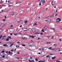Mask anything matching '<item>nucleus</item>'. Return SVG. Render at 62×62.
Returning <instances> with one entry per match:
<instances>
[{
	"label": "nucleus",
	"instance_id": "b1692460",
	"mask_svg": "<svg viewBox=\"0 0 62 62\" xmlns=\"http://www.w3.org/2000/svg\"><path fill=\"white\" fill-rule=\"evenodd\" d=\"M19 47H20V46L18 45L16 46V48H19Z\"/></svg>",
	"mask_w": 62,
	"mask_h": 62
},
{
	"label": "nucleus",
	"instance_id": "774afa93",
	"mask_svg": "<svg viewBox=\"0 0 62 62\" xmlns=\"http://www.w3.org/2000/svg\"><path fill=\"white\" fill-rule=\"evenodd\" d=\"M59 40H60V41H61V39H59Z\"/></svg>",
	"mask_w": 62,
	"mask_h": 62
},
{
	"label": "nucleus",
	"instance_id": "680f3d73",
	"mask_svg": "<svg viewBox=\"0 0 62 62\" xmlns=\"http://www.w3.org/2000/svg\"><path fill=\"white\" fill-rule=\"evenodd\" d=\"M25 39H27V38L26 37H24Z\"/></svg>",
	"mask_w": 62,
	"mask_h": 62
},
{
	"label": "nucleus",
	"instance_id": "a878e982",
	"mask_svg": "<svg viewBox=\"0 0 62 62\" xmlns=\"http://www.w3.org/2000/svg\"><path fill=\"white\" fill-rule=\"evenodd\" d=\"M2 58H5V56L4 55L1 57Z\"/></svg>",
	"mask_w": 62,
	"mask_h": 62
},
{
	"label": "nucleus",
	"instance_id": "cd10ccee",
	"mask_svg": "<svg viewBox=\"0 0 62 62\" xmlns=\"http://www.w3.org/2000/svg\"><path fill=\"white\" fill-rule=\"evenodd\" d=\"M18 34H20V35H22V33H21L20 32H18Z\"/></svg>",
	"mask_w": 62,
	"mask_h": 62
},
{
	"label": "nucleus",
	"instance_id": "1a4fd4ad",
	"mask_svg": "<svg viewBox=\"0 0 62 62\" xmlns=\"http://www.w3.org/2000/svg\"><path fill=\"white\" fill-rule=\"evenodd\" d=\"M41 31L42 32H43V33H44V30L43 28V29H42V30Z\"/></svg>",
	"mask_w": 62,
	"mask_h": 62
},
{
	"label": "nucleus",
	"instance_id": "2f4dec72",
	"mask_svg": "<svg viewBox=\"0 0 62 62\" xmlns=\"http://www.w3.org/2000/svg\"><path fill=\"white\" fill-rule=\"evenodd\" d=\"M8 54H11V52H10V51H9L8 53Z\"/></svg>",
	"mask_w": 62,
	"mask_h": 62
},
{
	"label": "nucleus",
	"instance_id": "e433bc0d",
	"mask_svg": "<svg viewBox=\"0 0 62 62\" xmlns=\"http://www.w3.org/2000/svg\"><path fill=\"white\" fill-rule=\"evenodd\" d=\"M28 61H29V62H31V60H28Z\"/></svg>",
	"mask_w": 62,
	"mask_h": 62
},
{
	"label": "nucleus",
	"instance_id": "f3484780",
	"mask_svg": "<svg viewBox=\"0 0 62 62\" xmlns=\"http://www.w3.org/2000/svg\"><path fill=\"white\" fill-rule=\"evenodd\" d=\"M42 4H44V3H45V0H43V1H42Z\"/></svg>",
	"mask_w": 62,
	"mask_h": 62
},
{
	"label": "nucleus",
	"instance_id": "39448f33",
	"mask_svg": "<svg viewBox=\"0 0 62 62\" xmlns=\"http://www.w3.org/2000/svg\"><path fill=\"white\" fill-rule=\"evenodd\" d=\"M42 0H39L38 1V2L39 3H40L42 2Z\"/></svg>",
	"mask_w": 62,
	"mask_h": 62
},
{
	"label": "nucleus",
	"instance_id": "79ce46f5",
	"mask_svg": "<svg viewBox=\"0 0 62 62\" xmlns=\"http://www.w3.org/2000/svg\"><path fill=\"white\" fill-rule=\"evenodd\" d=\"M40 35H43V33H40Z\"/></svg>",
	"mask_w": 62,
	"mask_h": 62
},
{
	"label": "nucleus",
	"instance_id": "603ef678",
	"mask_svg": "<svg viewBox=\"0 0 62 62\" xmlns=\"http://www.w3.org/2000/svg\"><path fill=\"white\" fill-rule=\"evenodd\" d=\"M54 38V36H52V37L51 38V39H53V38Z\"/></svg>",
	"mask_w": 62,
	"mask_h": 62
},
{
	"label": "nucleus",
	"instance_id": "72a5a7b5",
	"mask_svg": "<svg viewBox=\"0 0 62 62\" xmlns=\"http://www.w3.org/2000/svg\"><path fill=\"white\" fill-rule=\"evenodd\" d=\"M49 55H54V54H49Z\"/></svg>",
	"mask_w": 62,
	"mask_h": 62
},
{
	"label": "nucleus",
	"instance_id": "20e7f679",
	"mask_svg": "<svg viewBox=\"0 0 62 62\" xmlns=\"http://www.w3.org/2000/svg\"><path fill=\"white\" fill-rule=\"evenodd\" d=\"M48 28V26H46L43 28H45V29H47V28Z\"/></svg>",
	"mask_w": 62,
	"mask_h": 62
},
{
	"label": "nucleus",
	"instance_id": "ea45409f",
	"mask_svg": "<svg viewBox=\"0 0 62 62\" xmlns=\"http://www.w3.org/2000/svg\"><path fill=\"white\" fill-rule=\"evenodd\" d=\"M10 27H13V25H11Z\"/></svg>",
	"mask_w": 62,
	"mask_h": 62
},
{
	"label": "nucleus",
	"instance_id": "9d476101",
	"mask_svg": "<svg viewBox=\"0 0 62 62\" xmlns=\"http://www.w3.org/2000/svg\"><path fill=\"white\" fill-rule=\"evenodd\" d=\"M21 3V2L19 1L17 2V3L15 4H20Z\"/></svg>",
	"mask_w": 62,
	"mask_h": 62
},
{
	"label": "nucleus",
	"instance_id": "338daca9",
	"mask_svg": "<svg viewBox=\"0 0 62 62\" xmlns=\"http://www.w3.org/2000/svg\"><path fill=\"white\" fill-rule=\"evenodd\" d=\"M41 62V61L40 60L38 62Z\"/></svg>",
	"mask_w": 62,
	"mask_h": 62
},
{
	"label": "nucleus",
	"instance_id": "473e14b6",
	"mask_svg": "<svg viewBox=\"0 0 62 62\" xmlns=\"http://www.w3.org/2000/svg\"><path fill=\"white\" fill-rule=\"evenodd\" d=\"M14 35H15V36H17V35H18V34H14Z\"/></svg>",
	"mask_w": 62,
	"mask_h": 62
},
{
	"label": "nucleus",
	"instance_id": "f704fd0d",
	"mask_svg": "<svg viewBox=\"0 0 62 62\" xmlns=\"http://www.w3.org/2000/svg\"><path fill=\"white\" fill-rule=\"evenodd\" d=\"M2 37V35H0V39H1V37Z\"/></svg>",
	"mask_w": 62,
	"mask_h": 62
},
{
	"label": "nucleus",
	"instance_id": "864d4df0",
	"mask_svg": "<svg viewBox=\"0 0 62 62\" xmlns=\"http://www.w3.org/2000/svg\"><path fill=\"white\" fill-rule=\"evenodd\" d=\"M0 30H1V31H2L3 30V29H0Z\"/></svg>",
	"mask_w": 62,
	"mask_h": 62
},
{
	"label": "nucleus",
	"instance_id": "13d9d810",
	"mask_svg": "<svg viewBox=\"0 0 62 62\" xmlns=\"http://www.w3.org/2000/svg\"><path fill=\"white\" fill-rule=\"evenodd\" d=\"M31 38H34V36H33V35H32L31 36Z\"/></svg>",
	"mask_w": 62,
	"mask_h": 62
},
{
	"label": "nucleus",
	"instance_id": "f03ea898",
	"mask_svg": "<svg viewBox=\"0 0 62 62\" xmlns=\"http://www.w3.org/2000/svg\"><path fill=\"white\" fill-rule=\"evenodd\" d=\"M3 46L4 47H8V45L7 44H3Z\"/></svg>",
	"mask_w": 62,
	"mask_h": 62
},
{
	"label": "nucleus",
	"instance_id": "8fccbe9b",
	"mask_svg": "<svg viewBox=\"0 0 62 62\" xmlns=\"http://www.w3.org/2000/svg\"><path fill=\"white\" fill-rule=\"evenodd\" d=\"M2 0H0V3H1V2H2Z\"/></svg>",
	"mask_w": 62,
	"mask_h": 62
},
{
	"label": "nucleus",
	"instance_id": "5fc2aeb1",
	"mask_svg": "<svg viewBox=\"0 0 62 62\" xmlns=\"http://www.w3.org/2000/svg\"><path fill=\"white\" fill-rule=\"evenodd\" d=\"M17 54H20V52H18L17 53Z\"/></svg>",
	"mask_w": 62,
	"mask_h": 62
},
{
	"label": "nucleus",
	"instance_id": "c756f323",
	"mask_svg": "<svg viewBox=\"0 0 62 62\" xmlns=\"http://www.w3.org/2000/svg\"><path fill=\"white\" fill-rule=\"evenodd\" d=\"M50 29L52 30V29L54 31V30H55V29Z\"/></svg>",
	"mask_w": 62,
	"mask_h": 62
},
{
	"label": "nucleus",
	"instance_id": "dca6fc26",
	"mask_svg": "<svg viewBox=\"0 0 62 62\" xmlns=\"http://www.w3.org/2000/svg\"><path fill=\"white\" fill-rule=\"evenodd\" d=\"M28 22V21H27V20L25 21H24L25 23H27Z\"/></svg>",
	"mask_w": 62,
	"mask_h": 62
},
{
	"label": "nucleus",
	"instance_id": "a211bd4d",
	"mask_svg": "<svg viewBox=\"0 0 62 62\" xmlns=\"http://www.w3.org/2000/svg\"><path fill=\"white\" fill-rule=\"evenodd\" d=\"M48 21L49 22H50V21H51V19H48Z\"/></svg>",
	"mask_w": 62,
	"mask_h": 62
},
{
	"label": "nucleus",
	"instance_id": "052dcab7",
	"mask_svg": "<svg viewBox=\"0 0 62 62\" xmlns=\"http://www.w3.org/2000/svg\"><path fill=\"white\" fill-rule=\"evenodd\" d=\"M52 50H53V51L54 50H55V49H53V48H52Z\"/></svg>",
	"mask_w": 62,
	"mask_h": 62
},
{
	"label": "nucleus",
	"instance_id": "6e6d98bb",
	"mask_svg": "<svg viewBox=\"0 0 62 62\" xmlns=\"http://www.w3.org/2000/svg\"><path fill=\"white\" fill-rule=\"evenodd\" d=\"M24 29H25L26 30H27V28H24Z\"/></svg>",
	"mask_w": 62,
	"mask_h": 62
},
{
	"label": "nucleus",
	"instance_id": "69168bd1",
	"mask_svg": "<svg viewBox=\"0 0 62 62\" xmlns=\"http://www.w3.org/2000/svg\"><path fill=\"white\" fill-rule=\"evenodd\" d=\"M38 54H40V53L39 52L38 53Z\"/></svg>",
	"mask_w": 62,
	"mask_h": 62
},
{
	"label": "nucleus",
	"instance_id": "4468645a",
	"mask_svg": "<svg viewBox=\"0 0 62 62\" xmlns=\"http://www.w3.org/2000/svg\"><path fill=\"white\" fill-rule=\"evenodd\" d=\"M35 61H38V59L37 58H35Z\"/></svg>",
	"mask_w": 62,
	"mask_h": 62
},
{
	"label": "nucleus",
	"instance_id": "bf43d9fd",
	"mask_svg": "<svg viewBox=\"0 0 62 62\" xmlns=\"http://www.w3.org/2000/svg\"><path fill=\"white\" fill-rule=\"evenodd\" d=\"M46 44H49V43L48 42L46 43Z\"/></svg>",
	"mask_w": 62,
	"mask_h": 62
},
{
	"label": "nucleus",
	"instance_id": "f257e3e1",
	"mask_svg": "<svg viewBox=\"0 0 62 62\" xmlns=\"http://www.w3.org/2000/svg\"><path fill=\"white\" fill-rule=\"evenodd\" d=\"M58 20H59V21H61V19L58 18L56 19V21H58Z\"/></svg>",
	"mask_w": 62,
	"mask_h": 62
},
{
	"label": "nucleus",
	"instance_id": "c85d7f7f",
	"mask_svg": "<svg viewBox=\"0 0 62 62\" xmlns=\"http://www.w3.org/2000/svg\"><path fill=\"white\" fill-rule=\"evenodd\" d=\"M22 46H24V47H25V45L24 44H22Z\"/></svg>",
	"mask_w": 62,
	"mask_h": 62
},
{
	"label": "nucleus",
	"instance_id": "7c9ffc66",
	"mask_svg": "<svg viewBox=\"0 0 62 62\" xmlns=\"http://www.w3.org/2000/svg\"><path fill=\"white\" fill-rule=\"evenodd\" d=\"M53 2L52 1L51 2V4L52 6H54V5L53 4Z\"/></svg>",
	"mask_w": 62,
	"mask_h": 62
},
{
	"label": "nucleus",
	"instance_id": "49530a36",
	"mask_svg": "<svg viewBox=\"0 0 62 62\" xmlns=\"http://www.w3.org/2000/svg\"><path fill=\"white\" fill-rule=\"evenodd\" d=\"M2 37H6V35L3 36H2Z\"/></svg>",
	"mask_w": 62,
	"mask_h": 62
},
{
	"label": "nucleus",
	"instance_id": "4be33fe9",
	"mask_svg": "<svg viewBox=\"0 0 62 62\" xmlns=\"http://www.w3.org/2000/svg\"><path fill=\"white\" fill-rule=\"evenodd\" d=\"M29 46H30V47H32V46H33V45L31 44L29 45Z\"/></svg>",
	"mask_w": 62,
	"mask_h": 62
},
{
	"label": "nucleus",
	"instance_id": "6e6552de",
	"mask_svg": "<svg viewBox=\"0 0 62 62\" xmlns=\"http://www.w3.org/2000/svg\"><path fill=\"white\" fill-rule=\"evenodd\" d=\"M56 57L55 56H54V57H52V58L51 59H54Z\"/></svg>",
	"mask_w": 62,
	"mask_h": 62
},
{
	"label": "nucleus",
	"instance_id": "aec40b11",
	"mask_svg": "<svg viewBox=\"0 0 62 62\" xmlns=\"http://www.w3.org/2000/svg\"><path fill=\"white\" fill-rule=\"evenodd\" d=\"M21 39H23V40H24V39H24V37H22Z\"/></svg>",
	"mask_w": 62,
	"mask_h": 62
},
{
	"label": "nucleus",
	"instance_id": "c03bdc74",
	"mask_svg": "<svg viewBox=\"0 0 62 62\" xmlns=\"http://www.w3.org/2000/svg\"><path fill=\"white\" fill-rule=\"evenodd\" d=\"M39 6H41V4L40 3H39Z\"/></svg>",
	"mask_w": 62,
	"mask_h": 62
},
{
	"label": "nucleus",
	"instance_id": "5701e85b",
	"mask_svg": "<svg viewBox=\"0 0 62 62\" xmlns=\"http://www.w3.org/2000/svg\"><path fill=\"white\" fill-rule=\"evenodd\" d=\"M13 44H14L13 43L11 45H10V47H11V46H12V45H13Z\"/></svg>",
	"mask_w": 62,
	"mask_h": 62
},
{
	"label": "nucleus",
	"instance_id": "f8f14e48",
	"mask_svg": "<svg viewBox=\"0 0 62 62\" xmlns=\"http://www.w3.org/2000/svg\"><path fill=\"white\" fill-rule=\"evenodd\" d=\"M9 39L8 38L6 39V41H9Z\"/></svg>",
	"mask_w": 62,
	"mask_h": 62
},
{
	"label": "nucleus",
	"instance_id": "58836bf2",
	"mask_svg": "<svg viewBox=\"0 0 62 62\" xmlns=\"http://www.w3.org/2000/svg\"><path fill=\"white\" fill-rule=\"evenodd\" d=\"M34 62V61L33 60H31V62Z\"/></svg>",
	"mask_w": 62,
	"mask_h": 62
},
{
	"label": "nucleus",
	"instance_id": "0e129e2a",
	"mask_svg": "<svg viewBox=\"0 0 62 62\" xmlns=\"http://www.w3.org/2000/svg\"><path fill=\"white\" fill-rule=\"evenodd\" d=\"M56 62H59L58 61H57V60H56L55 61Z\"/></svg>",
	"mask_w": 62,
	"mask_h": 62
},
{
	"label": "nucleus",
	"instance_id": "4c0bfd02",
	"mask_svg": "<svg viewBox=\"0 0 62 62\" xmlns=\"http://www.w3.org/2000/svg\"><path fill=\"white\" fill-rule=\"evenodd\" d=\"M45 37H46L47 38H49L50 37V36H45Z\"/></svg>",
	"mask_w": 62,
	"mask_h": 62
},
{
	"label": "nucleus",
	"instance_id": "412c9836",
	"mask_svg": "<svg viewBox=\"0 0 62 62\" xmlns=\"http://www.w3.org/2000/svg\"><path fill=\"white\" fill-rule=\"evenodd\" d=\"M4 52H5V51L3 50L2 51V52H1L0 54H1V53H4Z\"/></svg>",
	"mask_w": 62,
	"mask_h": 62
},
{
	"label": "nucleus",
	"instance_id": "bb28decb",
	"mask_svg": "<svg viewBox=\"0 0 62 62\" xmlns=\"http://www.w3.org/2000/svg\"><path fill=\"white\" fill-rule=\"evenodd\" d=\"M8 39H11V36H9L8 37Z\"/></svg>",
	"mask_w": 62,
	"mask_h": 62
},
{
	"label": "nucleus",
	"instance_id": "a19ab883",
	"mask_svg": "<svg viewBox=\"0 0 62 62\" xmlns=\"http://www.w3.org/2000/svg\"><path fill=\"white\" fill-rule=\"evenodd\" d=\"M12 5H8V7H12Z\"/></svg>",
	"mask_w": 62,
	"mask_h": 62
},
{
	"label": "nucleus",
	"instance_id": "e2e57ef3",
	"mask_svg": "<svg viewBox=\"0 0 62 62\" xmlns=\"http://www.w3.org/2000/svg\"><path fill=\"white\" fill-rule=\"evenodd\" d=\"M13 51V49H12L11 50V51H12V52Z\"/></svg>",
	"mask_w": 62,
	"mask_h": 62
},
{
	"label": "nucleus",
	"instance_id": "9b49d317",
	"mask_svg": "<svg viewBox=\"0 0 62 62\" xmlns=\"http://www.w3.org/2000/svg\"><path fill=\"white\" fill-rule=\"evenodd\" d=\"M56 23H60V22L59 21L57 20L56 22Z\"/></svg>",
	"mask_w": 62,
	"mask_h": 62
},
{
	"label": "nucleus",
	"instance_id": "37998d69",
	"mask_svg": "<svg viewBox=\"0 0 62 62\" xmlns=\"http://www.w3.org/2000/svg\"><path fill=\"white\" fill-rule=\"evenodd\" d=\"M31 32H33V29H32L31 30Z\"/></svg>",
	"mask_w": 62,
	"mask_h": 62
},
{
	"label": "nucleus",
	"instance_id": "ddd939ff",
	"mask_svg": "<svg viewBox=\"0 0 62 62\" xmlns=\"http://www.w3.org/2000/svg\"><path fill=\"white\" fill-rule=\"evenodd\" d=\"M1 39H2V40H5V39L4 38V37H3Z\"/></svg>",
	"mask_w": 62,
	"mask_h": 62
},
{
	"label": "nucleus",
	"instance_id": "2eb2a0df",
	"mask_svg": "<svg viewBox=\"0 0 62 62\" xmlns=\"http://www.w3.org/2000/svg\"><path fill=\"white\" fill-rule=\"evenodd\" d=\"M49 57H50V55H48L47 56H46V58H48V57H49V58H50Z\"/></svg>",
	"mask_w": 62,
	"mask_h": 62
},
{
	"label": "nucleus",
	"instance_id": "393cba45",
	"mask_svg": "<svg viewBox=\"0 0 62 62\" xmlns=\"http://www.w3.org/2000/svg\"><path fill=\"white\" fill-rule=\"evenodd\" d=\"M11 2V0H8V3H10Z\"/></svg>",
	"mask_w": 62,
	"mask_h": 62
},
{
	"label": "nucleus",
	"instance_id": "09e8293b",
	"mask_svg": "<svg viewBox=\"0 0 62 62\" xmlns=\"http://www.w3.org/2000/svg\"><path fill=\"white\" fill-rule=\"evenodd\" d=\"M10 34L11 36H12V33H10Z\"/></svg>",
	"mask_w": 62,
	"mask_h": 62
},
{
	"label": "nucleus",
	"instance_id": "7ed1b4c3",
	"mask_svg": "<svg viewBox=\"0 0 62 62\" xmlns=\"http://www.w3.org/2000/svg\"><path fill=\"white\" fill-rule=\"evenodd\" d=\"M6 25V24H5L4 23L1 24L0 25V26H4V25Z\"/></svg>",
	"mask_w": 62,
	"mask_h": 62
},
{
	"label": "nucleus",
	"instance_id": "c9c22d12",
	"mask_svg": "<svg viewBox=\"0 0 62 62\" xmlns=\"http://www.w3.org/2000/svg\"><path fill=\"white\" fill-rule=\"evenodd\" d=\"M48 48L49 49H52V47H50L49 48Z\"/></svg>",
	"mask_w": 62,
	"mask_h": 62
},
{
	"label": "nucleus",
	"instance_id": "6ab92c4d",
	"mask_svg": "<svg viewBox=\"0 0 62 62\" xmlns=\"http://www.w3.org/2000/svg\"><path fill=\"white\" fill-rule=\"evenodd\" d=\"M22 21L21 20H19L17 22L18 23H20V22Z\"/></svg>",
	"mask_w": 62,
	"mask_h": 62
},
{
	"label": "nucleus",
	"instance_id": "de8ad7c7",
	"mask_svg": "<svg viewBox=\"0 0 62 62\" xmlns=\"http://www.w3.org/2000/svg\"><path fill=\"white\" fill-rule=\"evenodd\" d=\"M6 20L5 19H4L3 20V21H5Z\"/></svg>",
	"mask_w": 62,
	"mask_h": 62
},
{
	"label": "nucleus",
	"instance_id": "0eeeda50",
	"mask_svg": "<svg viewBox=\"0 0 62 62\" xmlns=\"http://www.w3.org/2000/svg\"><path fill=\"white\" fill-rule=\"evenodd\" d=\"M32 29V30H33V32H35V31H36V29Z\"/></svg>",
	"mask_w": 62,
	"mask_h": 62
},
{
	"label": "nucleus",
	"instance_id": "423d86ee",
	"mask_svg": "<svg viewBox=\"0 0 62 62\" xmlns=\"http://www.w3.org/2000/svg\"><path fill=\"white\" fill-rule=\"evenodd\" d=\"M38 22H37L36 23H35L34 24V25H35V26H36V25H37L38 24Z\"/></svg>",
	"mask_w": 62,
	"mask_h": 62
},
{
	"label": "nucleus",
	"instance_id": "4d7b16f0",
	"mask_svg": "<svg viewBox=\"0 0 62 62\" xmlns=\"http://www.w3.org/2000/svg\"><path fill=\"white\" fill-rule=\"evenodd\" d=\"M20 43V42H17V43H18V44H19V43Z\"/></svg>",
	"mask_w": 62,
	"mask_h": 62
},
{
	"label": "nucleus",
	"instance_id": "a18cd8bd",
	"mask_svg": "<svg viewBox=\"0 0 62 62\" xmlns=\"http://www.w3.org/2000/svg\"><path fill=\"white\" fill-rule=\"evenodd\" d=\"M58 15V14H56L55 15V16H57Z\"/></svg>",
	"mask_w": 62,
	"mask_h": 62
},
{
	"label": "nucleus",
	"instance_id": "3c124183",
	"mask_svg": "<svg viewBox=\"0 0 62 62\" xmlns=\"http://www.w3.org/2000/svg\"><path fill=\"white\" fill-rule=\"evenodd\" d=\"M42 51H44V49L43 48L42 49Z\"/></svg>",
	"mask_w": 62,
	"mask_h": 62
}]
</instances>
